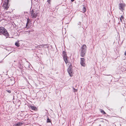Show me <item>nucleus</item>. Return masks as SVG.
I'll list each match as a JSON object with an SVG mask.
<instances>
[{"mask_svg": "<svg viewBox=\"0 0 126 126\" xmlns=\"http://www.w3.org/2000/svg\"><path fill=\"white\" fill-rule=\"evenodd\" d=\"M0 35H4L6 38L9 36V34L7 30L2 27H0Z\"/></svg>", "mask_w": 126, "mask_h": 126, "instance_id": "f257e3e1", "label": "nucleus"}, {"mask_svg": "<svg viewBox=\"0 0 126 126\" xmlns=\"http://www.w3.org/2000/svg\"><path fill=\"white\" fill-rule=\"evenodd\" d=\"M39 12L38 11L32 9L30 12L31 16L32 18H36Z\"/></svg>", "mask_w": 126, "mask_h": 126, "instance_id": "f03ea898", "label": "nucleus"}, {"mask_svg": "<svg viewBox=\"0 0 126 126\" xmlns=\"http://www.w3.org/2000/svg\"><path fill=\"white\" fill-rule=\"evenodd\" d=\"M67 71L70 76L72 77L73 75V69L72 68V65H70L67 70Z\"/></svg>", "mask_w": 126, "mask_h": 126, "instance_id": "7ed1b4c3", "label": "nucleus"}, {"mask_svg": "<svg viewBox=\"0 0 126 126\" xmlns=\"http://www.w3.org/2000/svg\"><path fill=\"white\" fill-rule=\"evenodd\" d=\"M8 2L6 1L4 2L3 3L2 6L4 9L6 10L9 8V5H8Z\"/></svg>", "mask_w": 126, "mask_h": 126, "instance_id": "20e7f679", "label": "nucleus"}, {"mask_svg": "<svg viewBox=\"0 0 126 126\" xmlns=\"http://www.w3.org/2000/svg\"><path fill=\"white\" fill-rule=\"evenodd\" d=\"M63 56L64 61L66 64L68 63L67 60V56L66 53L64 51H63Z\"/></svg>", "mask_w": 126, "mask_h": 126, "instance_id": "39448f33", "label": "nucleus"}, {"mask_svg": "<svg viewBox=\"0 0 126 126\" xmlns=\"http://www.w3.org/2000/svg\"><path fill=\"white\" fill-rule=\"evenodd\" d=\"M119 9L120 10L122 11L124 10V8L126 6L125 4L121 3L119 4Z\"/></svg>", "mask_w": 126, "mask_h": 126, "instance_id": "423d86ee", "label": "nucleus"}, {"mask_svg": "<svg viewBox=\"0 0 126 126\" xmlns=\"http://www.w3.org/2000/svg\"><path fill=\"white\" fill-rule=\"evenodd\" d=\"M80 60V63L81 65L83 66H85L86 64L84 62V59L83 58H81Z\"/></svg>", "mask_w": 126, "mask_h": 126, "instance_id": "0eeeda50", "label": "nucleus"}, {"mask_svg": "<svg viewBox=\"0 0 126 126\" xmlns=\"http://www.w3.org/2000/svg\"><path fill=\"white\" fill-rule=\"evenodd\" d=\"M87 48L86 46L85 45H83L81 47V50L82 51H86Z\"/></svg>", "mask_w": 126, "mask_h": 126, "instance_id": "6e6552de", "label": "nucleus"}, {"mask_svg": "<svg viewBox=\"0 0 126 126\" xmlns=\"http://www.w3.org/2000/svg\"><path fill=\"white\" fill-rule=\"evenodd\" d=\"M23 123L22 122H20L17 123L16 124H14L13 126H21L23 124Z\"/></svg>", "mask_w": 126, "mask_h": 126, "instance_id": "1a4fd4ad", "label": "nucleus"}, {"mask_svg": "<svg viewBox=\"0 0 126 126\" xmlns=\"http://www.w3.org/2000/svg\"><path fill=\"white\" fill-rule=\"evenodd\" d=\"M30 108L32 110H37V108L36 107H34L32 105H30L29 106Z\"/></svg>", "mask_w": 126, "mask_h": 126, "instance_id": "9d476101", "label": "nucleus"}, {"mask_svg": "<svg viewBox=\"0 0 126 126\" xmlns=\"http://www.w3.org/2000/svg\"><path fill=\"white\" fill-rule=\"evenodd\" d=\"M86 52V51H81V56L82 57H84L85 56Z\"/></svg>", "mask_w": 126, "mask_h": 126, "instance_id": "9b49d317", "label": "nucleus"}, {"mask_svg": "<svg viewBox=\"0 0 126 126\" xmlns=\"http://www.w3.org/2000/svg\"><path fill=\"white\" fill-rule=\"evenodd\" d=\"M80 10H81V11L83 13L85 12L86 11V9L84 6H83Z\"/></svg>", "mask_w": 126, "mask_h": 126, "instance_id": "f8f14e48", "label": "nucleus"}, {"mask_svg": "<svg viewBox=\"0 0 126 126\" xmlns=\"http://www.w3.org/2000/svg\"><path fill=\"white\" fill-rule=\"evenodd\" d=\"M15 45L17 47H19L20 46V44L19 43V41L16 42L15 44Z\"/></svg>", "mask_w": 126, "mask_h": 126, "instance_id": "ddd939ff", "label": "nucleus"}, {"mask_svg": "<svg viewBox=\"0 0 126 126\" xmlns=\"http://www.w3.org/2000/svg\"><path fill=\"white\" fill-rule=\"evenodd\" d=\"M100 111L103 114H106L105 112L104 111V110L102 109H100Z\"/></svg>", "mask_w": 126, "mask_h": 126, "instance_id": "4468645a", "label": "nucleus"}, {"mask_svg": "<svg viewBox=\"0 0 126 126\" xmlns=\"http://www.w3.org/2000/svg\"><path fill=\"white\" fill-rule=\"evenodd\" d=\"M124 17L123 16H121L120 18V19L121 22H122V19H123Z\"/></svg>", "mask_w": 126, "mask_h": 126, "instance_id": "2eb2a0df", "label": "nucleus"}, {"mask_svg": "<svg viewBox=\"0 0 126 126\" xmlns=\"http://www.w3.org/2000/svg\"><path fill=\"white\" fill-rule=\"evenodd\" d=\"M47 123H50L51 122L50 120L48 118L47 119Z\"/></svg>", "mask_w": 126, "mask_h": 126, "instance_id": "dca6fc26", "label": "nucleus"}, {"mask_svg": "<svg viewBox=\"0 0 126 126\" xmlns=\"http://www.w3.org/2000/svg\"><path fill=\"white\" fill-rule=\"evenodd\" d=\"M73 89L74 90V92H77V89H75L74 88H73Z\"/></svg>", "mask_w": 126, "mask_h": 126, "instance_id": "f3484780", "label": "nucleus"}, {"mask_svg": "<svg viewBox=\"0 0 126 126\" xmlns=\"http://www.w3.org/2000/svg\"><path fill=\"white\" fill-rule=\"evenodd\" d=\"M35 47L36 48H40V47L39 46H35Z\"/></svg>", "mask_w": 126, "mask_h": 126, "instance_id": "a211bd4d", "label": "nucleus"}, {"mask_svg": "<svg viewBox=\"0 0 126 126\" xmlns=\"http://www.w3.org/2000/svg\"><path fill=\"white\" fill-rule=\"evenodd\" d=\"M78 25H81V22H78Z\"/></svg>", "mask_w": 126, "mask_h": 126, "instance_id": "6ab92c4d", "label": "nucleus"}, {"mask_svg": "<svg viewBox=\"0 0 126 126\" xmlns=\"http://www.w3.org/2000/svg\"><path fill=\"white\" fill-rule=\"evenodd\" d=\"M51 0H47V2L49 3L50 2V1Z\"/></svg>", "mask_w": 126, "mask_h": 126, "instance_id": "aec40b11", "label": "nucleus"}, {"mask_svg": "<svg viewBox=\"0 0 126 126\" xmlns=\"http://www.w3.org/2000/svg\"><path fill=\"white\" fill-rule=\"evenodd\" d=\"M124 55L125 56H126V51H125V53Z\"/></svg>", "mask_w": 126, "mask_h": 126, "instance_id": "412c9836", "label": "nucleus"}, {"mask_svg": "<svg viewBox=\"0 0 126 126\" xmlns=\"http://www.w3.org/2000/svg\"><path fill=\"white\" fill-rule=\"evenodd\" d=\"M8 92L10 93L11 92V91H10V90H9L8 91Z\"/></svg>", "mask_w": 126, "mask_h": 126, "instance_id": "4be33fe9", "label": "nucleus"}, {"mask_svg": "<svg viewBox=\"0 0 126 126\" xmlns=\"http://www.w3.org/2000/svg\"><path fill=\"white\" fill-rule=\"evenodd\" d=\"M42 46V47H43L44 46V45H41Z\"/></svg>", "mask_w": 126, "mask_h": 126, "instance_id": "5701e85b", "label": "nucleus"}, {"mask_svg": "<svg viewBox=\"0 0 126 126\" xmlns=\"http://www.w3.org/2000/svg\"><path fill=\"white\" fill-rule=\"evenodd\" d=\"M9 0H7V1H6V2H9Z\"/></svg>", "mask_w": 126, "mask_h": 126, "instance_id": "b1692460", "label": "nucleus"}, {"mask_svg": "<svg viewBox=\"0 0 126 126\" xmlns=\"http://www.w3.org/2000/svg\"><path fill=\"white\" fill-rule=\"evenodd\" d=\"M71 1L72 2H73L74 1V0H71Z\"/></svg>", "mask_w": 126, "mask_h": 126, "instance_id": "393cba45", "label": "nucleus"}, {"mask_svg": "<svg viewBox=\"0 0 126 126\" xmlns=\"http://www.w3.org/2000/svg\"><path fill=\"white\" fill-rule=\"evenodd\" d=\"M27 24H28V22H27V24H26V26H27Z\"/></svg>", "mask_w": 126, "mask_h": 126, "instance_id": "a878e982", "label": "nucleus"}, {"mask_svg": "<svg viewBox=\"0 0 126 126\" xmlns=\"http://www.w3.org/2000/svg\"><path fill=\"white\" fill-rule=\"evenodd\" d=\"M99 126H101V125H99Z\"/></svg>", "mask_w": 126, "mask_h": 126, "instance_id": "bb28decb", "label": "nucleus"}]
</instances>
